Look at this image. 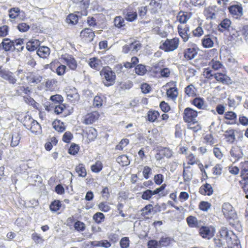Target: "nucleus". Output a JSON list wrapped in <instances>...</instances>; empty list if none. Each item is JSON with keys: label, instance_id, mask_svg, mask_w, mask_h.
Returning <instances> with one entry per match:
<instances>
[{"label": "nucleus", "instance_id": "nucleus-27", "mask_svg": "<svg viewBox=\"0 0 248 248\" xmlns=\"http://www.w3.org/2000/svg\"><path fill=\"white\" fill-rule=\"evenodd\" d=\"M0 76L3 79L8 81L10 84H15L17 81L14 74L9 71H1L0 72Z\"/></svg>", "mask_w": 248, "mask_h": 248}, {"label": "nucleus", "instance_id": "nucleus-36", "mask_svg": "<svg viewBox=\"0 0 248 248\" xmlns=\"http://www.w3.org/2000/svg\"><path fill=\"white\" fill-rule=\"evenodd\" d=\"M202 139L203 143L212 147L215 146L217 143V140L210 133L203 135Z\"/></svg>", "mask_w": 248, "mask_h": 248}, {"label": "nucleus", "instance_id": "nucleus-18", "mask_svg": "<svg viewBox=\"0 0 248 248\" xmlns=\"http://www.w3.org/2000/svg\"><path fill=\"white\" fill-rule=\"evenodd\" d=\"M230 160L232 163L238 161L243 156L242 149L237 146H232L230 151Z\"/></svg>", "mask_w": 248, "mask_h": 248}, {"label": "nucleus", "instance_id": "nucleus-2", "mask_svg": "<svg viewBox=\"0 0 248 248\" xmlns=\"http://www.w3.org/2000/svg\"><path fill=\"white\" fill-rule=\"evenodd\" d=\"M219 236L226 242L227 248H241L240 242L233 231L226 227H222L218 231Z\"/></svg>", "mask_w": 248, "mask_h": 248}, {"label": "nucleus", "instance_id": "nucleus-33", "mask_svg": "<svg viewBox=\"0 0 248 248\" xmlns=\"http://www.w3.org/2000/svg\"><path fill=\"white\" fill-rule=\"evenodd\" d=\"M186 221L188 226L190 228L199 229L200 227V223L201 220H199L198 218L193 216H189L186 218Z\"/></svg>", "mask_w": 248, "mask_h": 248}, {"label": "nucleus", "instance_id": "nucleus-29", "mask_svg": "<svg viewBox=\"0 0 248 248\" xmlns=\"http://www.w3.org/2000/svg\"><path fill=\"white\" fill-rule=\"evenodd\" d=\"M229 11L231 15L235 18L240 17L243 13L242 7L238 5H233L228 8Z\"/></svg>", "mask_w": 248, "mask_h": 248}, {"label": "nucleus", "instance_id": "nucleus-40", "mask_svg": "<svg viewBox=\"0 0 248 248\" xmlns=\"http://www.w3.org/2000/svg\"><path fill=\"white\" fill-rule=\"evenodd\" d=\"M14 46V40L12 41L9 38H4L0 44V47H2L6 51L13 50Z\"/></svg>", "mask_w": 248, "mask_h": 248}, {"label": "nucleus", "instance_id": "nucleus-26", "mask_svg": "<svg viewBox=\"0 0 248 248\" xmlns=\"http://www.w3.org/2000/svg\"><path fill=\"white\" fill-rule=\"evenodd\" d=\"M217 12L218 8L216 6H209L204 9L203 15L207 19H212L216 18Z\"/></svg>", "mask_w": 248, "mask_h": 248}, {"label": "nucleus", "instance_id": "nucleus-3", "mask_svg": "<svg viewBox=\"0 0 248 248\" xmlns=\"http://www.w3.org/2000/svg\"><path fill=\"white\" fill-rule=\"evenodd\" d=\"M222 212L229 224L236 228L239 225L237 215L234 209L229 203H224L222 206Z\"/></svg>", "mask_w": 248, "mask_h": 248}, {"label": "nucleus", "instance_id": "nucleus-56", "mask_svg": "<svg viewBox=\"0 0 248 248\" xmlns=\"http://www.w3.org/2000/svg\"><path fill=\"white\" fill-rule=\"evenodd\" d=\"M16 93L18 95H22L23 94H24L26 95H29L31 93V91L29 86L25 87L24 86H20L18 87L16 90Z\"/></svg>", "mask_w": 248, "mask_h": 248}, {"label": "nucleus", "instance_id": "nucleus-1", "mask_svg": "<svg viewBox=\"0 0 248 248\" xmlns=\"http://www.w3.org/2000/svg\"><path fill=\"white\" fill-rule=\"evenodd\" d=\"M16 74L23 84L31 87L35 86L43 80V76L34 71L25 72L23 69H18Z\"/></svg>", "mask_w": 248, "mask_h": 248}, {"label": "nucleus", "instance_id": "nucleus-11", "mask_svg": "<svg viewBox=\"0 0 248 248\" xmlns=\"http://www.w3.org/2000/svg\"><path fill=\"white\" fill-rule=\"evenodd\" d=\"M73 109H70L69 107L65 104H59L54 108V113L61 117L64 118L70 115L72 112Z\"/></svg>", "mask_w": 248, "mask_h": 248}, {"label": "nucleus", "instance_id": "nucleus-62", "mask_svg": "<svg viewBox=\"0 0 248 248\" xmlns=\"http://www.w3.org/2000/svg\"><path fill=\"white\" fill-rule=\"evenodd\" d=\"M80 149V147L78 145L72 143L71 144L68 151V153L71 155H77Z\"/></svg>", "mask_w": 248, "mask_h": 248}, {"label": "nucleus", "instance_id": "nucleus-42", "mask_svg": "<svg viewBox=\"0 0 248 248\" xmlns=\"http://www.w3.org/2000/svg\"><path fill=\"white\" fill-rule=\"evenodd\" d=\"M40 45V42L38 40L31 39L27 43L26 48L29 51H34L39 47Z\"/></svg>", "mask_w": 248, "mask_h": 248}, {"label": "nucleus", "instance_id": "nucleus-60", "mask_svg": "<svg viewBox=\"0 0 248 248\" xmlns=\"http://www.w3.org/2000/svg\"><path fill=\"white\" fill-rule=\"evenodd\" d=\"M186 124L187 128L192 130L194 132H197L202 129L201 125L199 124L197 121Z\"/></svg>", "mask_w": 248, "mask_h": 248}, {"label": "nucleus", "instance_id": "nucleus-19", "mask_svg": "<svg viewBox=\"0 0 248 248\" xmlns=\"http://www.w3.org/2000/svg\"><path fill=\"white\" fill-rule=\"evenodd\" d=\"M94 32L90 28H85L80 33L81 39L86 43L91 42L95 37Z\"/></svg>", "mask_w": 248, "mask_h": 248}, {"label": "nucleus", "instance_id": "nucleus-20", "mask_svg": "<svg viewBox=\"0 0 248 248\" xmlns=\"http://www.w3.org/2000/svg\"><path fill=\"white\" fill-rule=\"evenodd\" d=\"M172 155L173 152L171 150L167 147H163L157 151L155 158L157 160H160L164 158H170Z\"/></svg>", "mask_w": 248, "mask_h": 248}, {"label": "nucleus", "instance_id": "nucleus-51", "mask_svg": "<svg viewBox=\"0 0 248 248\" xmlns=\"http://www.w3.org/2000/svg\"><path fill=\"white\" fill-rule=\"evenodd\" d=\"M202 44L204 48H211L214 46V42L209 35H207L202 39Z\"/></svg>", "mask_w": 248, "mask_h": 248}, {"label": "nucleus", "instance_id": "nucleus-39", "mask_svg": "<svg viewBox=\"0 0 248 248\" xmlns=\"http://www.w3.org/2000/svg\"><path fill=\"white\" fill-rule=\"evenodd\" d=\"M159 116L160 113L158 111L150 109L147 112L146 120L151 123H154L156 121Z\"/></svg>", "mask_w": 248, "mask_h": 248}, {"label": "nucleus", "instance_id": "nucleus-24", "mask_svg": "<svg viewBox=\"0 0 248 248\" xmlns=\"http://www.w3.org/2000/svg\"><path fill=\"white\" fill-rule=\"evenodd\" d=\"M97 136V132L96 130L93 127H89L84 131V138L86 139L88 143L94 140Z\"/></svg>", "mask_w": 248, "mask_h": 248}, {"label": "nucleus", "instance_id": "nucleus-8", "mask_svg": "<svg viewBox=\"0 0 248 248\" xmlns=\"http://www.w3.org/2000/svg\"><path fill=\"white\" fill-rule=\"evenodd\" d=\"M179 44V39L177 37L172 39H167L161 42L159 48L165 52L173 51L178 48Z\"/></svg>", "mask_w": 248, "mask_h": 248}, {"label": "nucleus", "instance_id": "nucleus-10", "mask_svg": "<svg viewBox=\"0 0 248 248\" xmlns=\"http://www.w3.org/2000/svg\"><path fill=\"white\" fill-rule=\"evenodd\" d=\"M198 111L189 107L184 109L183 113V119L186 123H190L191 122L197 121L198 117Z\"/></svg>", "mask_w": 248, "mask_h": 248}, {"label": "nucleus", "instance_id": "nucleus-37", "mask_svg": "<svg viewBox=\"0 0 248 248\" xmlns=\"http://www.w3.org/2000/svg\"><path fill=\"white\" fill-rule=\"evenodd\" d=\"M184 92L186 95L188 97H195L197 94V90L192 84L186 86L185 88Z\"/></svg>", "mask_w": 248, "mask_h": 248}, {"label": "nucleus", "instance_id": "nucleus-57", "mask_svg": "<svg viewBox=\"0 0 248 248\" xmlns=\"http://www.w3.org/2000/svg\"><path fill=\"white\" fill-rule=\"evenodd\" d=\"M23 39H16L14 40V44L13 50H16L18 52L22 51L24 48L23 46Z\"/></svg>", "mask_w": 248, "mask_h": 248}, {"label": "nucleus", "instance_id": "nucleus-17", "mask_svg": "<svg viewBox=\"0 0 248 248\" xmlns=\"http://www.w3.org/2000/svg\"><path fill=\"white\" fill-rule=\"evenodd\" d=\"M123 15L124 19L128 22H132L138 18V13L135 8L131 6H128L124 10Z\"/></svg>", "mask_w": 248, "mask_h": 248}, {"label": "nucleus", "instance_id": "nucleus-44", "mask_svg": "<svg viewBox=\"0 0 248 248\" xmlns=\"http://www.w3.org/2000/svg\"><path fill=\"white\" fill-rule=\"evenodd\" d=\"M50 53L49 48L45 46H39L37 50V54L43 59L47 58L49 56Z\"/></svg>", "mask_w": 248, "mask_h": 248}, {"label": "nucleus", "instance_id": "nucleus-16", "mask_svg": "<svg viewBox=\"0 0 248 248\" xmlns=\"http://www.w3.org/2000/svg\"><path fill=\"white\" fill-rule=\"evenodd\" d=\"M67 100L71 103L75 104L79 100V95L77 89L72 86H68L66 89Z\"/></svg>", "mask_w": 248, "mask_h": 248}, {"label": "nucleus", "instance_id": "nucleus-7", "mask_svg": "<svg viewBox=\"0 0 248 248\" xmlns=\"http://www.w3.org/2000/svg\"><path fill=\"white\" fill-rule=\"evenodd\" d=\"M167 98L172 100H175L179 95V90L177 86V82L171 80L164 85Z\"/></svg>", "mask_w": 248, "mask_h": 248}, {"label": "nucleus", "instance_id": "nucleus-59", "mask_svg": "<svg viewBox=\"0 0 248 248\" xmlns=\"http://www.w3.org/2000/svg\"><path fill=\"white\" fill-rule=\"evenodd\" d=\"M173 240L170 237H161L159 240L160 248L167 247L170 245Z\"/></svg>", "mask_w": 248, "mask_h": 248}, {"label": "nucleus", "instance_id": "nucleus-54", "mask_svg": "<svg viewBox=\"0 0 248 248\" xmlns=\"http://www.w3.org/2000/svg\"><path fill=\"white\" fill-rule=\"evenodd\" d=\"M103 168V164L100 160H97L94 164L91 166V170L93 172L99 173Z\"/></svg>", "mask_w": 248, "mask_h": 248}, {"label": "nucleus", "instance_id": "nucleus-43", "mask_svg": "<svg viewBox=\"0 0 248 248\" xmlns=\"http://www.w3.org/2000/svg\"><path fill=\"white\" fill-rule=\"evenodd\" d=\"M191 104L199 109H203L205 108V101L202 97H196L190 102Z\"/></svg>", "mask_w": 248, "mask_h": 248}, {"label": "nucleus", "instance_id": "nucleus-47", "mask_svg": "<svg viewBox=\"0 0 248 248\" xmlns=\"http://www.w3.org/2000/svg\"><path fill=\"white\" fill-rule=\"evenodd\" d=\"M75 171L79 177L84 178L87 176L85 166L83 163H79L75 167Z\"/></svg>", "mask_w": 248, "mask_h": 248}, {"label": "nucleus", "instance_id": "nucleus-22", "mask_svg": "<svg viewBox=\"0 0 248 248\" xmlns=\"http://www.w3.org/2000/svg\"><path fill=\"white\" fill-rule=\"evenodd\" d=\"M177 31L184 42H186L190 38L189 26L179 25L177 26Z\"/></svg>", "mask_w": 248, "mask_h": 248}, {"label": "nucleus", "instance_id": "nucleus-5", "mask_svg": "<svg viewBox=\"0 0 248 248\" xmlns=\"http://www.w3.org/2000/svg\"><path fill=\"white\" fill-rule=\"evenodd\" d=\"M139 59L137 57L134 56L131 59V62H126L124 63V67L131 69L135 67V72L139 76H144L147 72L146 66L142 64H138Z\"/></svg>", "mask_w": 248, "mask_h": 248}, {"label": "nucleus", "instance_id": "nucleus-12", "mask_svg": "<svg viewBox=\"0 0 248 248\" xmlns=\"http://www.w3.org/2000/svg\"><path fill=\"white\" fill-rule=\"evenodd\" d=\"M100 113L98 111H92L87 113L84 117L83 123L86 125L92 124L97 122L100 117Z\"/></svg>", "mask_w": 248, "mask_h": 248}, {"label": "nucleus", "instance_id": "nucleus-52", "mask_svg": "<svg viewBox=\"0 0 248 248\" xmlns=\"http://www.w3.org/2000/svg\"><path fill=\"white\" fill-rule=\"evenodd\" d=\"M58 142V140L55 137L49 138L45 144V149L47 151H50L52 149L53 146L56 145Z\"/></svg>", "mask_w": 248, "mask_h": 248}, {"label": "nucleus", "instance_id": "nucleus-30", "mask_svg": "<svg viewBox=\"0 0 248 248\" xmlns=\"http://www.w3.org/2000/svg\"><path fill=\"white\" fill-rule=\"evenodd\" d=\"M192 13L183 11H180L176 16V20L181 24H186L191 17Z\"/></svg>", "mask_w": 248, "mask_h": 248}, {"label": "nucleus", "instance_id": "nucleus-50", "mask_svg": "<svg viewBox=\"0 0 248 248\" xmlns=\"http://www.w3.org/2000/svg\"><path fill=\"white\" fill-rule=\"evenodd\" d=\"M62 206V202L58 200H55L50 203L49 209L52 212H56L60 210Z\"/></svg>", "mask_w": 248, "mask_h": 248}, {"label": "nucleus", "instance_id": "nucleus-6", "mask_svg": "<svg viewBox=\"0 0 248 248\" xmlns=\"http://www.w3.org/2000/svg\"><path fill=\"white\" fill-rule=\"evenodd\" d=\"M23 125L28 129L30 130L32 133H40L42 131L40 124L33 119L30 116L26 115L23 121Z\"/></svg>", "mask_w": 248, "mask_h": 248}, {"label": "nucleus", "instance_id": "nucleus-32", "mask_svg": "<svg viewBox=\"0 0 248 248\" xmlns=\"http://www.w3.org/2000/svg\"><path fill=\"white\" fill-rule=\"evenodd\" d=\"M21 13L24 12L17 7L9 9L8 10V16L10 21L12 22L15 21L16 19L19 17Z\"/></svg>", "mask_w": 248, "mask_h": 248}, {"label": "nucleus", "instance_id": "nucleus-13", "mask_svg": "<svg viewBox=\"0 0 248 248\" xmlns=\"http://www.w3.org/2000/svg\"><path fill=\"white\" fill-rule=\"evenodd\" d=\"M198 51L199 48L197 45L192 44L184 50V57L187 61L191 60L197 56Z\"/></svg>", "mask_w": 248, "mask_h": 248}, {"label": "nucleus", "instance_id": "nucleus-58", "mask_svg": "<svg viewBox=\"0 0 248 248\" xmlns=\"http://www.w3.org/2000/svg\"><path fill=\"white\" fill-rule=\"evenodd\" d=\"M105 215L101 212H97L93 217V220L98 224L102 223L105 220Z\"/></svg>", "mask_w": 248, "mask_h": 248}, {"label": "nucleus", "instance_id": "nucleus-38", "mask_svg": "<svg viewBox=\"0 0 248 248\" xmlns=\"http://www.w3.org/2000/svg\"><path fill=\"white\" fill-rule=\"evenodd\" d=\"M53 128L59 133H62L66 129V126L63 122L60 120L55 119L52 123Z\"/></svg>", "mask_w": 248, "mask_h": 248}, {"label": "nucleus", "instance_id": "nucleus-15", "mask_svg": "<svg viewBox=\"0 0 248 248\" xmlns=\"http://www.w3.org/2000/svg\"><path fill=\"white\" fill-rule=\"evenodd\" d=\"M240 170V177L241 180L239 183L245 184L248 186V160L241 162L239 165Z\"/></svg>", "mask_w": 248, "mask_h": 248}, {"label": "nucleus", "instance_id": "nucleus-31", "mask_svg": "<svg viewBox=\"0 0 248 248\" xmlns=\"http://www.w3.org/2000/svg\"><path fill=\"white\" fill-rule=\"evenodd\" d=\"M235 132L236 130L230 128L225 131L224 134V139L227 143L232 144L235 140Z\"/></svg>", "mask_w": 248, "mask_h": 248}, {"label": "nucleus", "instance_id": "nucleus-41", "mask_svg": "<svg viewBox=\"0 0 248 248\" xmlns=\"http://www.w3.org/2000/svg\"><path fill=\"white\" fill-rule=\"evenodd\" d=\"M183 177L184 181H189L191 180L192 176V172L191 167L183 164Z\"/></svg>", "mask_w": 248, "mask_h": 248}, {"label": "nucleus", "instance_id": "nucleus-46", "mask_svg": "<svg viewBox=\"0 0 248 248\" xmlns=\"http://www.w3.org/2000/svg\"><path fill=\"white\" fill-rule=\"evenodd\" d=\"M90 244L93 247H103L105 248H108L110 247L111 245L110 242L107 240H102L99 241H92Z\"/></svg>", "mask_w": 248, "mask_h": 248}, {"label": "nucleus", "instance_id": "nucleus-23", "mask_svg": "<svg viewBox=\"0 0 248 248\" xmlns=\"http://www.w3.org/2000/svg\"><path fill=\"white\" fill-rule=\"evenodd\" d=\"M214 78L216 81L224 85H230L232 82L231 78L226 74L220 72H217L214 74Z\"/></svg>", "mask_w": 248, "mask_h": 248}, {"label": "nucleus", "instance_id": "nucleus-45", "mask_svg": "<svg viewBox=\"0 0 248 248\" xmlns=\"http://www.w3.org/2000/svg\"><path fill=\"white\" fill-rule=\"evenodd\" d=\"M149 5L151 7V12L153 14L157 13L162 8L160 0H152Z\"/></svg>", "mask_w": 248, "mask_h": 248}, {"label": "nucleus", "instance_id": "nucleus-21", "mask_svg": "<svg viewBox=\"0 0 248 248\" xmlns=\"http://www.w3.org/2000/svg\"><path fill=\"white\" fill-rule=\"evenodd\" d=\"M140 215L144 220L150 219L152 217V214L157 212L154 210V208L152 204H148L140 209Z\"/></svg>", "mask_w": 248, "mask_h": 248}, {"label": "nucleus", "instance_id": "nucleus-48", "mask_svg": "<svg viewBox=\"0 0 248 248\" xmlns=\"http://www.w3.org/2000/svg\"><path fill=\"white\" fill-rule=\"evenodd\" d=\"M58 81L56 79H51L46 80L45 84V86L46 91H53L57 87Z\"/></svg>", "mask_w": 248, "mask_h": 248}, {"label": "nucleus", "instance_id": "nucleus-34", "mask_svg": "<svg viewBox=\"0 0 248 248\" xmlns=\"http://www.w3.org/2000/svg\"><path fill=\"white\" fill-rule=\"evenodd\" d=\"M199 193L202 195L210 196L213 193V189L210 184L205 183L200 187Z\"/></svg>", "mask_w": 248, "mask_h": 248}, {"label": "nucleus", "instance_id": "nucleus-25", "mask_svg": "<svg viewBox=\"0 0 248 248\" xmlns=\"http://www.w3.org/2000/svg\"><path fill=\"white\" fill-rule=\"evenodd\" d=\"M200 162V160L192 153L189 152L186 154L185 156V162H183V164L191 167L195 165L198 164Z\"/></svg>", "mask_w": 248, "mask_h": 248}, {"label": "nucleus", "instance_id": "nucleus-61", "mask_svg": "<svg viewBox=\"0 0 248 248\" xmlns=\"http://www.w3.org/2000/svg\"><path fill=\"white\" fill-rule=\"evenodd\" d=\"M78 21V16L77 15L70 14L66 17V22L69 24L76 25Z\"/></svg>", "mask_w": 248, "mask_h": 248}, {"label": "nucleus", "instance_id": "nucleus-35", "mask_svg": "<svg viewBox=\"0 0 248 248\" xmlns=\"http://www.w3.org/2000/svg\"><path fill=\"white\" fill-rule=\"evenodd\" d=\"M224 118L225 120L228 121V122H226L227 124H236L237 115L233 111H228L226 112L224 114Z\"/></svg>", "mask_w": 248, "mask_h": 248}, {"label": "nucleus", "instance_id": "nucleus-63", "mask_svg": "<svg viewBox=\"0 0 248 248\" xmlns=\"http://www.w3.org/2000/svg\"><path fill=\"white\" fill-rule=\"evenodd\" d=\"M24 101L28 105L32 106L34 108L38 109V103H37L32 97L29 95L23 96Z\"/></svg>", "mask_w": 248, "mask_h": 248}, {"label": "nucleus", "instance_id": "nucleus-9", "mask_svg": "<svg viewBox=\"0 0 248 248\" xmlns=\"http://www.w3.org/2000/svg\"><path fill=\"white\" fill-rule=\"evenodd\" d=\"M199 234L203 239H211L216 232L215 228L212 225L202 226L199 228Z\"/></svg>", "mask_w": 248, "mask_h": 248}, {"label": "nucleus", "instance_id": "nucleus-14", "mask_svg": "<svg viewBox=\"0 0 248 248\" xmlns=\"http://www.w3.org/2000/svg\"><path fill=\"white\" fill-rule=\"evenodd\" d=\"M61 58L71 70L75 71L77 70L78 63L73 56L68 54H64L61 55Z\"/></svg>", "mask_w": 248, "mask_h": 248}, {"label": "nucleus", "instance_id": "nucleus-53", "mask_svg": "<svg viewBox=\"0 0 248 248\" xmlns=\"http://www.w3.org/2000/svg\"><path fill=\"white\" fill-rule=\"evenodd\" d=\"M229 35L228 36V39L230 41L238 40L239 39V36L241 35L240 30L239 31H236V30L232 28L231 30H229Z\"/></svg>", "mask_w": 248, "mask_h": 248}, {"label": "nucleus", "instance_id": "nucleus-55", "mask_svg": "<svg viewBox=\"0 0 248 248\" xmlns=\"http://www.w3.org/2000/svg\"><path fill=\"white\" fill-rule=\"evenodd\" d=\"M116 161L122 166H126L130 163V160L128 156L125 155H123L119 156L117 159Z\"/></svg>", "mask_w": 248, "mask_h": 248}, {"label": "nucleus", "instance_id": "nucleus-64", "mask_svg": "<svg viewBox=\"0 0 248 248\" xmlns=\"http://www.w3.org/2000/svg\"><path fill=\"white\" fill-rule=\"evenodd\" d=\"M74 227L77 232H82L86 230L85 224L79 220H77L74 223Z\"/></svg>", "mask_w": 248, "mask_h": 248}, {"label": "nucleus", "instance_id": "nucleus-4", "mask_svg": "<svg viewBox=\"0 0 248 248\" xmlns=\"http://www.w3.org/2000/svg\"><path fill=\"white\" fill-rule=\"evenodd\" d=\"M102 82L106 87L113 85L116 81V75L114 71L109 66H104L100 72Z\"/></svg>", "mask_w": 248, "mask_h": 248}, {"label": "nucleus", "instance_id": "nucleus-28", "mask_svg": "<svg viewBox=\"0 0 248 248\" xmlns=\"http://www.w3.org/2000/svg\"><path fill=\"white\" fill-rule=\"evenodd\" d=\"M88 64L91 68L96 71H99L102 67L101 60L96 57L90 58L88 61Z\"/></svg>", "mask_w": 248, "mask_h": 248}, {"label": "nucleus", "instance_id": "nucleus-49", "mask_svg": "<svg viewBox=\"0 0 248 248\" xmlns=\"http://www.w3.org/2000/svg\"><path fill=\"white\" fill-rule=\"evenodd\" d=\"M113 22L114 25L116 28L122 30L125 29L124 18H123L121 16H116L114 19Z\"/></svg>", "mask_w": 248, "mask_h": 248}]
</instances>
